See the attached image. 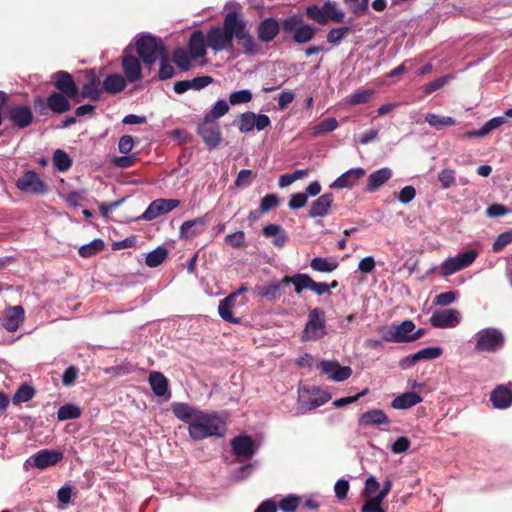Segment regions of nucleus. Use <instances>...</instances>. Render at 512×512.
I'll list each match as a JSON object with an SVG mask.
<instances>
[{
    "mask_svg": "<svg viewBox=\"0 0 512 512\" xmlns=\"http://www.w3.org/2000/svg\"><path fill=\"white\" fill-rule=\"evenodd\" d=\"M510 243H512V230L499 234L492 245V250L496 253L500 252Z\"/></svg>",
    "mask_w": 512,
    "mask_h": 512,
    "instance_id": "6e6d98bb",
    "label": "nucleus"
},
{
    "mask_svg": "<svg viewBox=\"0 0 512 512\" xmlns=\"http://www.w3.org/2000/svg\"><path fill=\"white\" fill-rule=\"evenodd\" d=\"M279 205V197L276 194H267L260 201V211L262 213L269 212Z\"/></svg>",
    "mask_w": 512,
    "mask_h": 512,
    "instance_id": "13d9d810",
    "label": "nucleus"
},
{
    "mask_svg": "<svg viewBox=\"0 0 512 512\" xmlns=\"http://www.w3.org/2000/svg\"><path fill=\"white\" fill-rule=\"evenodd\" d=\"M121 66L124 72V78L130 82H136L143 78L142 67L138 57L130 53L126 48L121 58Z\"/></svg>",
    "mask_w": 512,
    "mask_h": 512,
    "instance_id": "4468645a",
    "label": "nucleus"
},
{
    "mask_svg": "<svg viewBox=\"0 0 512 512\" xmlns=\"http://www.w3.org/2000/svg\"><path fill=\"white\" fill-rule=\"evenodd\" d=\"M206 38L207 46L215 52L233 50L234 38L241 44L244 54L255 55L260 51V46L247 30L246 20L237 11L228 12L224 17L223 26H212Z\"/></svg>",
    "mask_w": 512,
    "mask_h": 512,
    "instance_id": "f257e3e1",
    "label": "nucleus"
},
{
    "mask_svg": "<svg viewBox=\"0 0 512 512\" xmlns=\"http://www.w3.org/2000/svg\"><path fill=\"white\" fill-rule=\"evenodd\" d=\"M16 187L21 192L31 195H44L49 191L48 185L33 170L24 172L16 181Z\"/></svg>",
    "mask_w": 512,
    "mask_h": 512,
    "instance_id": "1a4fd4ad",
    "label": "nucleus"
},
{
    "mask_svg": "<svg viewBox=\"0 0 512 512\" xmlns=\"http://www.w3.org/2000/svg\"><path fill=\"white\" fill-rule=\"evenodd\" d=\"M333 201L334 195L332 193H324L312 202L308 216L311 218L326 216L329 213Z\"/></svg>",
    "mask_w": 512,
    "mask_h": 512,
    "instance_id": "a878e982",
    "label": "nucleus"
},
{
    "mask_svg": "<svg viewBox=\"0 0 512 512\" xmlns=\"http://www.w3.org/2000/svg\"><path fill=\"white\" fill-rule=\"evenodd\" d=\"M79 369L76 366L68 367L62 375V384L66 387L73 385L78 377Z\"/></svg>",
    "mask_w": 512,
    "mask_h": 512,
    "instance_id": "338daca9",
    "label": "nucleus"
},
{
    "mask_svg": "<svg viewBox=\"0 0 512 512\" xmlns=\"http://www.w3.org/2000/svg\"><path fill=\"white\" fill-rule=\"evenodd\" d=\"M207 38L201 30H195L192 32L188 45L187 51L191 55L193 60L204 57L206 55Z\"/></svg>",
    "mask_w": 512,
    "mask_h": 512,
    "instance_id": "5701e85b",
    "label": "nucleus"
},
{
    "mask_svg": "<svg viewBox=\"0 0 512 512\" xmlns=\"http://www.w3.org/2000/svg\"><path fill=\"white\" fill-rule=\"evenodd\" d=\"M214 81L213 77L209 75L198 76L191 80H188L189 89L201 90Z\"/></svg>",
    "mask_w": 512,
    "mask_h": 512,
    "instance_id": "680f3d73",
    "label": "nucleus"
},
{
    "mask_svg": "<svg viewBox=\"0 0 512 512\" xmlns=\"http://www.w3.org/2000/svg\"><path fill=\"white\" fill-rule=\"evenodd\" d=\"M442 349L440 347H427L422 350L416 352V357L418 361L421 360H432L440 357L442 355Z\"/></svg>",
    "mask_w": 512,
    "mask_h": 512,
    "instance_id": "5fc2aeb1",
    "label": "nucleus"
},
{
    "mask_svg": "<svg viewBox=\"0 0 512 512\" xmlns=\"http://www.w3.org/2000/svg\"><path fill=\"white\" fill-rule=\"evenodd\" d=\"M317 369L321 371L322 374H329L330 378L334 381H345L348 379L352 370L348 366H340L337 362L323 360L317 365Z\"/></svg>",
    "mask_w": 512,
    "mask_h": 512,
    "instance_id": "aec40b11",
    "label": "nucleus"
},
{
    "mask_svg": "<svg viewBox=\"0 0 512 512\" xmlns=\"http://www.w3.org/2000/svg\"><path fill=\"white\" fill-rule=\"evenodd\" d=\"M271 125L270 118L265 114L256 115L252 111H247L239 116L238 128L242 133H248L256 128L262 131Z\"/></svg>",
    "mask_w": 512,
    "mask_h": 512,
    "instance_id": "ddd939ff",
    "label": "nucleus"
},
{
    "mask_svg": "<svg viewBox=\"0 0 512 512\" xmlns=\"http://www.w3.org/2000/svg\"><path fill=\"white\" fill-rule=\"evenodd\" d=\"M307 199V194L303 192L294 193L290 196L288 206L292 210L300 209L307 204Z\"/></svg>",
    "mask_w": 512,
    "mask_h": 512,
    "instance_id": "0e129e2a",
    "label": "nucleus"
},
{
    "mask_svg": "<svg viewBox=\"0 0 512 512\" xmlns=\"http://www.w3.org/2000/svg\"><path fill=\"white\" fill-rule=\"evenodd\" d=\"M181 201L178 199L159 198L152 201L141 216V219L151 221L160 215L167 214L179 207Z\"/></svg>",
    "mask_w": 512,
    "mask_h": 512,
    "instance_id": "f8f14e48",
    "label": "nucleus"
},
{
    "mask_svg": "<svg viewBox=\"0 0 512 512\" xmlns=\"http://www.w3.org/2000/svg\"><path fill=\"white\" fill-rule=\"evenodd\" d=\"M422 400V397L418 393L409 391L395 397L391 402V407L398 410H405L421 403Z\"/></svg>",
    "mask_w": 512,
    "mask_h": 512,
    "instance_id": "7c9ffc66",
    "label": "nucleus"
},
{
    "mask_svg": "<svg viewBox=\"0 0 512 512\" xmlns=\"http://www.w3.org/2000/svg\"><path fill=\"white\" fill-rule=\"evenodd\" d=\"M81 416V409L75 404H65L58 409L57 418L59 421L77 419Z\"/></svg>",
    "mask_w": 512,
    "mask_h": 512,
    "instance_id": "a18cd8bd",
    "label": "nucleus"
},
{
    "mask_svg": "<svg viewBox=\"0 0 512 512\" xmlns=\"http://www.w3.org/2000/svg\"><path fill=\"white\" fill-rule=\"evenodd\" d=\"M35 395V389L28 385V384H22L15 394L12 397V401L14 404H20L24 402H28L31 400Z\"/></svg>",
    "mask_w": 512,
    "mask_h": 512,
    "instance_id": "49530a36",
    "label": "nucleus"
},
{
    "mask_svg": "<svg viewBox=\"0 0 512 512\" xmlns=\"http://www.w3.org/2000/svg\"><path fill=\"white\" fill-rule=\"evenodd\" d=\"M414 330L415 324L412 320H405L399 325H393L389 328L381 327L379 329L384 341L395 343L410 342L411 333Z\"/></svg>",
    "mask_w": 512,
    "mask_h": 512,
    "instance_id": "9d476101",
    "label": "nucleus"
},
{
    "mask_svg": "<svg viewBox=\"0 0 512 512\" xmlns=\"http://www.w3.org/2000/svg\"><path fill=\"white\" fill-rule=\"evenodd\" d=\"M305 15L307 18L319 25H327L330 21L335 23H342L345 18V13L338 10L334 3L327 1L322 6L309 5L305 8Z\"/></svg>",
    "mask_w": 512,
    "mask_h": 512,
    "instance_id": "39448f33",
    "label": "nucleus"
},
{
    "mask_svg": "<svg viewBox=\"0 0 512 512\" xmlns=\"http://www.w3.org/2000/svg\"><path fill=\"white\" fill-rule=\"evenodd\" d=\"M366 174L363 168H353L340 175L331 185V189L352 188Z\"/></svg>",
    "mask_w": 512,
    "mask_h": 512,
    "instance_id": "b1692460",
    "label": "nucleus"
},
{
    "mask_svg": "<svg viewBox=\"0 0 512 512\" xmlns=\"http://www.w3.org/2000/svg\"><path fill=\"white\" fill-rule=\"evenodd\" d=\"M86 83L81 88V97L98 101L101 98L103 88H101L100 78L97 76L93 69L85 72Z\"/></svg>",
    "mask_w": 512,
    "mask_h": 512,
    "instance_id": "a211bd4d",
    "label": "nucleus"
},
{
    "mask_svg": "<svg viewBox=\"0 0 512 512\" xmlns=\"http://www.w3.org/2000/svg\"><path fill=\"white\" fill-rule=\"evenodd\" d=\"M391 420L381 409H371L363 413L359 419L360 426L389 425Z\"/></svg>",
    "mask_w": 512,
    "mask_h": 512,
    "instance_id": "bb28decb",
    "label": "nucleus"
},
{
    "mask_svg": "<svg viewBox=\"0 0 512 512\" xmlns=\"http://www.w3.org/2000/svg\"><path fill=\"white\" fill-rule=\"evenodd\" d=\"M171 411L176 418L190 426V423L194 421L201 410L196 409L187 403L174 402L171 405Z\"/></svg>",
    "mask_w": 512,
    "mask_h": 512,
    "instance_id": "cd10ccee",
    "label": "nucleus"
},
{
    "mask_svg": "<svg viewBox=\"0 0 512 512\" xmlns=\"http://www.w3.org/2000/svg\"><path fill=\"white\" fill-rule=\"evenodd\" d=\"M252 100V93L249 90H239L230 94L229 102L231 105L248 103Z\"/></svg>",
    "mask_w": 512,
    "mask_h": 512,
    "instance_id": "052dcab7",
    "label": "nucleus"
},
{
    "mask_svg": "<svg viewBox=\"0 0 512 512\" xmlns=\"http://www.w3.org/2000/svg\"><path fill=\"white\" fill-rule=\"evenodd\" d=\"M310 267L316 272L330 273L338 267V263L336 261H329L326 258L315 257L311 260Z\"/></svg>",
    "mask_w": 512,
    "mask_h": 512,
    "instance_id": "c03bdc74",
    "label": "nucleus"
},
{
    "mask_svg": "<svg viewBox=\"0 0 512 512\" xmlns=\"http://www.w3.org/2000/svg\"><path fill=\"white\" fill-rule=\"evenodd\" d=\"M53 165L59 171H67L72 166V160L63 150H56L53 155Z\"/></svg>",
    "mask_w": 512,
    "mask_h": 512,
    "instance_id": "3c124183",
    "label": "nucleus"
},
{
    "mask_svg": "<svg viewBox=\"0 0 512 512\" xmlns=\"http://www.w3.org/2000/svg\"><path fill=\"white\" fill-rule=\"evenodd\" d=\"M281 28L285 34L292 35V40L296 44L310 42L318 32V28L306 23L300 13H294L282 19Z\"/></svg>",
    "mask_w": 512,
    "mask_h": 512,
    "instance_id": "7ed1b4c3",
    "label": "nucleus"
},
{
    "mask_svg": "<svg viewBox=\"0 0 512 512\" xmlns=\"http://www.w3.org/2000/svg\"><path fill=\"white\" fill-rule=\"evenodd\" d=\"M135 50L149 70L155 62L168 51L161 39L150 34L141 35L136 40Z\"/></svg>",
    "mask_w": 512,
    "mask_h": 512,
    "instance_id": "20e7f679",
    "label": "nucleus"
},
{
    "mask_svg": "<svg viewBox=\"0 0 512 512\" xmlns=\"http://www.w3.org/2000/svg\"><path fill=\"white\" fill-rule=\"evenodd\" d=\"M25 311L22 306H13L7 309L6 317L3 323L5 329L9 332H15L24 322Z\"/></svg>",
    "mask_w": 512,
    "mask_h": 512,
    "instance_id": "c85d7f7f",
    "label": "nucleus"
},
{
    "mask_svg": "<svg viewBox=\"0 0 512 512\" xmlns=\"http://www.w3.org/2000/svg\"><path fill=\"white\" fill-rule=\"evenodd\" d=\"M226 430V423L217 413L205 411H200L194 421L188 426L189 436L195 441L210 437H223Z\"/></svg>",
    "mask_w": 512,
    "mask_h": 512,
    "instance_id": "f03ea898",
    "label": "nucleus"
},
{
    "mask_svg": "<svg viewBox=\"0 0 512 512\" xmlns=\"http://www.w3.org/2000/svg\"><path fill=\"white\" fill-rule=\"evenodd\" d=\"M127 80L123 75L119 73H114L108 75L102 84V88L109 94H117L123 91L126 87Z\"/></svg>",
    "mask_w": 512,
    "mask_h": 512,
    "instance_id": "c9c22d12",
    "label": "nucleus"
},
{
    "mask_svg": "<svg viewBox=\"0 0 512 512\" xmlns=\"http://www.w3.org/2000/svg\"><path fill=\"white\" fill-rule=\"evenodd\" d=\"M235 302V295H228L219 302L218 312L220 317L230 323H239V319L234 318L232 308Z\"/></svg>",
    "mask_w": 512,
    "mask_h": 512,
    "instance_id": "58836bf2",
    "label": "nucleus"
},
{
    "mask_svg": "<svg viewBox=\"0 0 512 512\" xmlns=\"http://www.w3.org/2000/svg\"><path fill=\"white\" fill-rule=\"evenodd\" d=\"M325 312L321 308H313L309 311L308 321L305 325L302 340L317 341L326 335Z\"/></svg>",
    "mask_w": 512,
    "mask_h": 512,
    "instance_id": "0eeeda50",
    "label": "nucleus"
},
{
    "mask_svg": "<svg viewBox=\"0 0 512 512\" xmlns=\"http://www.w3.org/2000/svg\"><path fill=\"white\" fill-rule=\"evenodd\" d=\"M262 234L265 237H274L272 243L278 248H283L288 242V236L285 230L278 224L264 226Z\"/></svg>",
    "mask_w": 512,
    "mask_h": 512,
    "instance_id": "72a5a7b5",
    "label": "nucleus"
},
{
    "mask_svg": "<svg viewBox=\"0 0 512 512\" xmlns=\"http://www.w3.org/2000/svg\"><path fill=\"white\" fill-rule=\"evenodd\" d=\"M105 248V243L102 239L97 238L92 240L90 243L82 245L78 249V254L82 258H90L92 256H95L99 252L103 251Z\"/></svg>",
    "mask_w": 512,
    "mask_h": 512,
    "instance_id": "a19ab883",
    "label": "nucleus"
},
{
    "mask_svg": "<svg viewBox=\"0 0 512 512\" xmlns=\"http://www.w3.org/2000/svg\"><path fill=\"white\" fill-rule=\"evenodd\" d=\"M209 216L205 214L192 220H186L179 229L180 239H193L205 232L209 224Z\"/></svg>",
    "mask_w": 512,
    "mask_h": 512,
    "instance_id": "2eb2a0df",
    "label": "nucleus"
},
{
    "mask_svg": "<svg viewBox=\"0 0 512 512\" xmlns=\"http://www.w3.org/2000/svg\"><path fill=\"white\" fill-rule=\"evenodd\" d=\"M457 296L458 293L455 291L440 293L434 298V304L439 306L449 305L457 299Z\"/></svg>",
    "mask_w": 512,
    "mask_h": 512,
    "instance_id": "69168bd1",
    "label": "nucleus"
},
{
    "mask_svg": "<svg viewBox=\"0 0 512 512\" xmlns=\"http://www.w3.org/2000/svg\"><path fill=\"white\" fill-rule=\"evenodd\" d=\"M229 111V105L225 100H218L213 108L206 113L205 120L215 122L220 117L224 116Z\"/></svg>",
    "mask_w": 512,
    "mask_h": 512,
    "instance_id": "de8ad7c7",
    "label": "nucleus"
},
{
    "mask_svg": "<svg viewBox=\"0 0 512 512\" xmlns=\"http://www.w3.org/2000/svg\"><path fill=\"white\" fill-rule=\"evenodd\" d=\"M53 84L57 90H59L61 94L66 95L68 98L74 100L75 102H80L79 99V89L73 79V76L67 71H57L52 76Z\"/></svg>",
    "mask_w": 512,
    "mask_h": 512,
    "instance_id": "9b49d317",
    "label": "nucleus"
},
{
    "mask_svg": "<svg viewBox=\"0 0 512 512\" xmlns=\"http://www.w3.org/2000/svg\"><path fill=\"white\" fill-rule=\"evenodd\" d=\"M477 255V251L468 250L463 253H459L454 257L447 258L440 265L441 275L448 277L464 268L469 267L475 261Z\"/></svg>",
    "mask_w": 512,
    "mask_h": 512,
    "instance_id": "6e6552de",
    "label": "nucleus"
},
{
    "mask_svg": "<svg viewBox=\"0 0 512 512\" xmlns=\"http://www.w3.org/2000/svg\"><path fill=\"white\" fill-rule=\"evenodd\" d=\"M284 285L285 283H282L281 279L278 282H270L256 286L255 291L260 297L265 298L269 302H276L282 295V286Z\"/></svg>",
    "mask_w": 512,
    "mask_h": 512,
    "instance_id": "c756f323",
    "label": "nucleus"
},
{
    "mask_svg": "<svg viewBox=\"0 0 512 512\" xmlns=\"http://www.w3.org/2000/svg\"><path fill=\"white\" fill-rule=\"evenodd\" d=\"M33 464L35 467L45 469L59 463L63 454L59 451L43 449L33 455Z\"/></svg>",
    "mask_w": 512,
    "mask_h": 512,
    "instance_id": "393cba45",
    "label": "nucleus"
},
{
    "mask_svg": "<svg viewBox=\"0 0 512 512\" xmlns=\"http://www.w3.org/2000/svg\"><path fill=\"white\" fill-rule=\"evenodd\" d=\"M382 501L383 500L377 496L367 499L361 508V512H385V510L381 508Z\"/></svg>",
    "mask_w": 512,
    "mask_h": 512,
    "instance_id": "e2e57ef3",
    "label": "nucleus"
},
{
    "mask_svg": "<svg viewBox=\"0 0 512 512\" xmlns=\"http://www.w3.org/2000/svg\"><path fill=\"white\" fill-rule=\"evenodd\" d=\"M167 257L168 250L163 246H159L147 254L145 263L148 267L155 268L162 264Z\"/></svg>",
    "mask_w": 512,
    "mask_h": 512,
    "instance_id": "37998d69",
    "label": "nucleus"
},
{
    "mask_svg": "<svg viewBox=\"0 0 512 512\" xmlns=\"http://www.w3.org/2000/svg\"><path fill=\"white\" fill-rule=\"evenodd\" d=\"M225 243L233 248H242L245 246V233L242 230L228 234L225 237Z\"/></svg>",
    "mask_w": 512,
    "mask_h": 512,
    "instance_id": "bf43d9fd",
    "label": "nucleus"
},
{
    "mask_svg": "<svg viewBox=\"0 0 512 512\" xmlns=\"http://www.w3.org/2000/svg\"><path fill=\"white\" fill-rule=\"evenodd\" d=\"M425 121L437 130H441L444 127H451L456 124V120L450 116H439L434 113H428L425 117Z\"/></svg>",
    "mask_w": 512,
    "mask_h": 512,
    "instance_id": "79ce46f5",
    "label": "nucleus"
},
{
    "mask_svg": "<svg viewBox=\"0 0 512 512\" xmlns=\"http://www.w3.org/2000/svg\"><path fill=\"white\" fill-rule=\"evenodd\" d=\"M505 342L503 333L497 328H484L475 335V350L477 352H496Z\"/></svg>",
    "mask_w": 512,
    "mask_h": 512,
    "instance_id": "423d86ee",
    "label": "nucleus"
},
{
    "mask_svg": "<svg viewBox=\"0 0 512 512\" xmlns=\"http://www.w3.org/2000/svg\"><path fill=\"white\" fill-rule=\"evenodd\" d=\"M461 320L460 312L456 309H444L435 311L430 319V324L435 328H454Z\"/></svg>",
    "mask_w": 512,
    "mask_h": 512,
    "instance_id": "dca6fc26",
    "label": "nucleus"
},
{
    "mask_svg": "<svg viewBox=\"0 0 512 512\" xmlns=\"http://www.w3.org/2000/svg\"><path fill=\"white\" fill-rule=\"evenodd\" d=\"M490 401L496 409H507L512 405V387L510 385H497L490 394Z\"/></svg>",
    "mask_w": 512,
    "mask_h": 512,
    "instance_id": "4be33fe9",
    "label": "nucleus"
},
{
    "mask_svg": "<svg viewBox=\"0 0 512 512\" xmlns=\"http://www.w3.org/2000/svg\"><path fill=\"white\" fill-rule=\"evenodd\" d=\"M438 180L443 189H448L455 185V171L453 169L445 168L438 173Z\"/></svg>",
    "mask_w": 512,
    "mask_h": 512,
    "instance_id": "864d4df0",
    "label": "nucleus"
},
{
    "mask_svg": "<svg viewBox=\"0 0 512 512\" xmlns=\"http://www.w3.org/2000/svg\"><path fill=\"white\" fill-rule=\"evenodd\" d=\"M312 278L305 273H297L292 277H284L282 278V283L288 285L292 283L295 287V292L300 294L305 289H311Z\"/></svg>",
    "mask_w": 512,
    "mask_h": 512,
    "instance_id": "e433bc0d",
    "label": "nucleus"
},
{
    "mask_svg": "<svg viewBox=\"0 0 512 512\" xmlns=\"http://www.w3.org/2000/svg\"><path fill=\"white\" fill-rule=\"evenodd\" d=\"M506 122V117L499 116L488 120L480 129L467 132L466 136L471 137H484L493 130L497 129Z\"/></svg>",
    "mask_w": 512,
    "mask_h": 512,
    "instance_id": "4c0bfd02",
    "label": "nucleus"
},
{
    "mask_svg": "<svg viewBox=\"0 0 512 512\" xmlns=\"http://www.w3.org/2000/svg\"><path fill=\"white\" fill-rule=\"evenodd\" d=\"M160 60V68L157 74L159 80H167L175 75L174 67L169 63V53L163 54Z\"/></svg>",
    "mask_w": 512,
    "mask_h": 512,
    "instance_id": "09e8293b",
    "label": "nucleus"
},
{
    "mask_svg": "<svg viewBox=\"0 0 512 512\" xmlns=\"http://www.w3.org/2000/svg\"><path fill=\"white\" fill-rule=\"evenodd\" d=\"M280 29H282L281 23H279L275 18H265L259 22L256 28L258 40L263 43H270L277 37Z\"/></svg>",
    "mask_w": 512,
    "mask_h": 512,
    "instance_id": "6ab92c4d",
    "label": "nucleus"
},
{
    "mask_svg": "<svg viewBox=\"0 0 512 512\" xmlns=\"http://www.w3.org/2000/svg\"><path fill=\"white\" fill-rule=\"evenodd\" d=\"M232 452L237 457L251 458L256 452L254 440L246 435L236 436L231 440Z\"/></svg>",
    "mask_w": 512,
    "mask_h": 512,
    "instance_id": "412c9836",
    "label": "nucleus"
},
{
    "mask_svg": "<svg viewBox=\"0 0 512 512\" xmlns=\"http://www.w3.org/2000/svg\"><path fill=\"white\" fill-rule=\"evenodd\" d=\"M337 127H338V121L335 118H333V117L327 118V119H324L323 121H321L319 124L312 127V135L313 136L324 135L328 132L334 131L335 129H337Z\"/></svg>",
    "mask_w": 512,
    "mask_h": 512,
    "instance_id": "8fccbe9b",
    "label": "nucleus"
},
{
    "mask_svg": "<svg viewBox=\"0 0 512 512\" xmlns=\"http://www.w3.org/2000/svg\"><path fill=\"white\" fill-rule=\"evenodd\" d=\"M392 177L391 169L384 167L368 176L366 191L374 192Z\"/></svg>",
    "mask_w": 512,
    "mask_h": 512,
    "instance_id": "473e14b6",
    "label": "nucleus"
},
{
    "mask_svg": "<svg viewBox=\"0 0 512 512\" xmlns=\"http://www.w3.org/2000/svg\"><path fill=\"white\" fill-rule=\"evenodd\" d=\"M372 93L373 92L371 90H363L356 92L350 96L349 103L351 105L367 103L370 100Z\"/></svg>",
    "mask_w": 512,
    "mask_h": 512,
    "instance_id": "774afa93",
    "label": "nucleus"
},
{
    "mask_svg": "<svg viewBox=\"0 0 512 512\" xmlns=\"http://www.w3.org/2000/svg\"><path fill=\"white\" fill-rule=\"evenodd\" d=\"M300 504V497L296 495H288L279 502V508L283 512H294Z\"/></svg>",
    "mask_w": 512,
    "mask_h": 512,
    "instance_id": "4d7b16f0",
    "label": "nucleus"
},
{
    "mask_svg": "<svg viewBox=\"0 0 512 512\" xmlns=\"http://www.w3.org/2000/svg\"><path fill=\"white\" fill-rule=\"evenodd\" d=\"M191 60L193 59L187 50L177 48L173 51L172 61L181 71L187 72L191 69Z\"/></svg>",
    "mask_w": 512,
    "mask_h": 512,
    "instance_id": "ea45409f",
    "label": "nucleus"
},
{
    "mask_svg": "<svg viewBox=\"0 0 512 512\" xmlns=\"http://www.w3.org/2000/svg\"><path fill=\"white\" fill-rule=\"evenodd\" d=\"M66 95L59 92L51 93L47 98V107L57 114H62L71 109V104Z\"/></svg>",
    "mask_w": 512,
    "mask_h": 512,
    "instance_id": "2f4dec72",
    "label": "nucleus"
},
{
    "mask_svg": "<svg viewBox=\"0 0 512 512\" xmlns=\"http://www.w3.org/2000/svg\"><path fill=\"white\" fill-rule=\"evenodd\" d=\"M197 132L209 149L216 148L221 141V131L218 124L206 121L198 126Z\"/></svg>",
    "mask_w": 512,
    "mask_h": 512,
    "instance_id": "f3484780",
    "label": "nucleus"
},
{
    "mask_svg": "<svg viewBox=\"0 0 512 512\" xmlns=\"http://www.w3.org/2000/svg\"><path fill=\"white\" fill-rule=\"evenodd\" d=\"M149 384L153 393L158 397L169 394V383L167 378L158 371H153L149 375Z\"/></svg>",
    "mask_w": 512,
    "mask_h": 512,
    "instance_id": "f704fd0d",
    "label": "nucleus"
},
{
    "mask_svg": "<svg viewBox=\"0 0 512 512\" xmlns=\"http://www.w3.org/2000/svg\"><path fill=\"white\" fill-rule=\"evenodd\" d=\"M351 32V27L342 26L333 28L327 33V42L332 45H338Z\"/></svg>",
    "mask_w": 512,
    "mask_h": 512,
    "instance_id": "603ef678",
    "label": "nucleus"
}]
</instances>
